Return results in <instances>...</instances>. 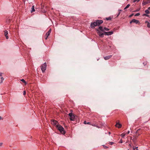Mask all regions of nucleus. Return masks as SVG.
<instances>
[{
	"label": "nucleus",
	"mask_w": 150,
	"mask_h": 150,
	"mask_svg": "<svg viewBox=\"0 0 150 150\" xmlns=\"http://www.w3.org/2000/svg\"><path fill=\"white\" fill-rule=\"evenodd\" d=\"M52 124L54 125H55L57 128L60 132L61 133L64 134L65 132L64 131V128L60 125H59L57 121L56 120H51Z\"/></svg>",
	"instance_id": "obj_1"
},
{
	"label": "nucleus",
	"mask_w": 150,
	"mask_h": 150,
	"mask_svg": "<svg viewBox=\"0 0 150 150\" xmlns=\"http://www.w3.org/2000/svg\"><path fill=\"white\" fill-rule=\"evenodd\" d=\"M103 21L102 20H97L96 22L91 23L90 25L91 27L92 28H94L96 26L99 25L103 23Z\"/></svg>",
	"instance_id": "obj_2"
},
{
	"label": "nucleus",
	"mask_w": 150,
	"mask_h": 150,
	"mask_svg": "<svg viewBox=\"0 0 150 150\" xmlns=\"http://www.w3.org/2000/svg\"><path fill=\"white\" fill-rule=\"evenodd\" d=\"M46 66L47 65L46 63H44L41 66V70L42 72L45 71V70H46Z\"/></svg>",
	"instance_id": "obj_3"
},
{
	"label": "nucleus",
	"mask_w": 150,
	"mask_h": 150,
	"mask_svg": "<svg viewBox=\"0 0 150 150\" xmlns=\"http://www.w3.org/2000/svg\"><path fill=\"white\" fill-rule=\"evenodd\" d=\"M70 117V120L72 121H74V120L75 116L73 115L72 113H69V114Z\"/></svg>",
	"instance_id": "obj_4"
},
{
	"label": "nucleus",
	"mask_w": 150,
	"mask_h": 150,
	"mask_svg": "<svg viewBox=\"0 0 150 150\" xmlns=\"http://www.w3.org/2000/svg\"><path fill=\"white\" fill-rule=\"evenodd\" d=\"M97 30L98 31L97 33L98 35L100 37H103L104 36V33H102L101 31L99 30L98 29H97Z\"/></svg>",
	"instance_id": "obj_5"
},
{
	"label": "nucleus",
	"mask_w": 150,
	"mask_h": 150,
	"mask_svg": "<svg viewBox=\"0 0 150 150\" xmlns=\"http://www.w3.org/2000/svg\"><path fill=\"white\" fill-rule=\"evenodd\" d=\"M132 23H134L136 24H140V22L138 20H136L135 19H132Z\"/></svg>",
	"instance_id": "obj_6"
},
{
	"label": "nucleus",
	"mask_w": 150,
	"mask_h": 150,
	"mask_svg": "<svg viewBox=\"0 0 150 150\" xmlns=\"http://www.w3.org/2000/svg\"><path fill=\"white\" fill-rule=\"evenodd\" d=\"M150 3V0H148L146 1H143L142 4L143 6H144Z\"/></svg>",
	"instance_id": "obj_7"
},
{
	"label": "nucleus",
	"mask_w": 150,
	"mask_h": 150,
	"mask_svg": "<svg viewBox=\"0 0 150 150\" xmlns=\"http://www.w3.org/2000/svg\"><path fill=\"white\" fill-rule=\"evenodd\" d=\"M115 126L118 128H120L121 127L122 125L121 124L116 122V124L115 125Z\"/></svg>",
	"instance_id": "obj_8"
},
{
	"label": "nucleus",
	"mask_w": 150,
	"mask_h": 150,
	"mask_svg": "<svg viewBox=\"0 0 150 150\" xmlns=\"http://www.w3.org/2000/svg\"><path fill=\"white\" fill-rule=\"evenodd\" d=\"M4 35L6 37V39H8V36L7 35L8 34V32L7 31L5 30L4 31Z\"/></svg>",
	"instance_id": "obj_9"
},
{
	"label": "nucleus",
	"mask_w": 150,
	"mask_h": 150,
	"mask_svg": "<svg viewBox=\"0 0 150 150\" xmlns=\"http://www.w3.org/2000/svg\"><path fill=\"white\" fill-rule=\"evenodd\" d=\"M112 56V55H109L106 56L104 57V59L105 60H107L110 59Z\"/></svg>",
	"instance_id": "obj_10"
},
{
	"label": "nucleus",
	"mask_w": 150,
	"mask_h": 150,
	"mask_svg": "<svg viewBox=\"0 0 150 150\" xmlns=\"http://www.w3.org/2000/svg\"><path fill=\"white\" fill-rule=\"evenodd\" d=\"M51 29H50L46 33V35H47V36H49L50 35V33L51 32Z\"/></svg>",
	"instance_id": "obj_11"
},
{
	"label": "nucleus",
	"mask_w": 150,
	"mask_h": 150,
	"mask_svg": "<svg viewBox=\"0 0 150 150\" xmlns=\"http://www.w3.org/2000/svg\"><path fill=\"white\" fill-rule=\"evenodd\" d=\"M146 23H147V27L150 28V21H149V22L148 21H146Z\"/></svg>",
	"instance_id": "obj_12"
},
{
	"label": "nucleus",
	"mask_w": 150,
	"mask_h": 150,
	"mask_svg": "<svg viewBox=\"0 0 150 150\" xmlns=\"http://www.w3.org/2000/svg\"><path fill=\"white\" fill-rule=\"evenodd\" d=\"M99 29H100L102 32L104 31V29L103 28L102 26H100L99 28Z\"/></svg>",
	"instance_id": "obj_13"
},
{
	"label": "nucleus",
	"mask_w": 150,
	"mask_h": 150,
	"mask_svg": "<svg viewBox=\"0 0 150 150\" xmlns=\"http://www.w3.org/2000/svg\"><path fill=\"white\" fill-rule=\"evenodd\" d=\"M35 10L34 9V6H33L32 7V10L31 11V12L35 11Z\"/></svg>",
	"instance_id": "obj_14"
},
{
	"label": "nucleus",
	"mask_w": 150,
	"mask_h": 150,
	"mask_svg": "<svg viewBox=\"0 0 150 150\" xmlns=\"http://www.w3.org/2000/svg\"><path fill=\"white\" fill-rule=\"evenodd\" d=\"M107 33H108L107 34H108V35H111L113 33V32L112 31L107 32Z\"/></svg>",
	"instance_id": "obj_15"
},
{
	"label": "nucleus",
	"mask_w": 150,
	"mask_h": 150,
	"mask_svg": "<svg viewBox=\"0 0 150 150\" xmlns=\"http://www.w3.org/2000/svg\"><path fill=\"white\" fill-rule=\"evenodd\" d=\"M149 10L148 9L145 11V13L147 14H149L150 13V12L149 11Z\"/></svg>",
	"instance_id": "obj_16"
},
{
	"label": "nucleus",
	"mask_w": 150,
	"mask_h": 150,
	"mask_svg": "<svg viewBox=\"0 0 150 150\" xmlns=\"http://www.w3.org/2000/svg\"><path fill=\"white\" fill-rule=\"evenodd\" d=\"M137 148L138 147H133V150H138Z\"/></svg>",
	"instance_id": "obj_17"
},
{
	"label": "nucleus",
	"mask_w": 150,
	"mask_h": 150,
	"mask_svg": "<svg viewBox=\"0 0 150 150\" xmlns=\"http://www.w3.org/2000/svg\"><path fill=\"white\" fill-rule=\"evenodd\" d=\"M130 4H128L126 6V7L124 8V9H125L127 8H128L130 6Z\"/></svg>",
	"instance_id": "obj_18"
},
{
	"label": "nucleus",
	"mask_w": 150,
	"mask_h": 150,
	"mask_svg": "<svg viewBox=\"0 0 150 150\" xmlns=\"http://www.w3.org/2000/svg\"><path fill=\"white\" fill-rule=\"evenodd\" d=\"M125 134L124 133H122L121 134V136L122 137H123L125 135Z\"/></svg>",
	"instance_id": "obj_19"
},
{
	"label": "nucleus",
	"mask_w": 150,
	"mask_h": 150,
	"mask_svg": "<svg viewBox=\"0 0 150 150\" xmlns=\"http://www.w3.org/2000/svg\"><path fill=\"white\" fill-rule=\"evenodd\" d=\"M140 0H133V2H134V3L136 2H138L139 1H140Z\"/></svg>",
	"instance_id": "obj_20"
},
{
	"label": "nucleus",
	"mask_w": 150,
	"mask_h": 150,
	"mask_svg": "<svg viewBox=\"0 0 150 150\" xmlns=\"http://www.w3.org/2000/svg\"><path fill=\"white\" fill-rule=\"evenodd\" d=\"M104 30H106V31H108L109 30V29L106 28L105 27L104 28Z\"/></svg>",
	"instance_id": "obj_21"
},
{
	"label": "nucleus",
	"mask_w": 150,
	"mask_h": 150,
	"mask_svg": "<svg viewBox=\"0 0 150 150\" xmlns=\"http://www.w3.org/2000/svg\"><path fill=\"white\" fill-rule=\"evenodd\" d=\"M1 83H2L3 82V81L4 80V79L3 77H1Z\"/></svg>",
	"instance_id": "obj_22"
},
{
	"label": "nucleus",
	"mask_w": 150,
	"mask_h": 150,
	"mask_svg": "<svg viewBox=\"0 0 150 150\" xmlns=\"http://www.w3.org/2000/svg\"><path fill=\"white\" fill-rule=\"evenodd\" d=\"M21 81H22L23 82L25 83H26V82L23 79H22L21 80Z\"/></svg>",
	"instance_id": "obj_23"
},
{
	"label": "nucleus",
	"mask_w": 150,
	"mask_h": 150,
	"mask_svg": "<svg viewBox=\"0 0 150 150\" xmlns=\"http://www.w3.org/2000/svg\"><path fill=\"white\" fill-rule=\"evenodd\" d=\"M140 15V13H137L134 16H138Z\"/></svg>",
	"instance_id": "obj_24"
},
{
	"label": "nucleus",
	"mask_w": 150,
	"mask_h": 150,
	"mask_svg": "<svg viewBox=\"0 0 150 150\" xmlns=\"http://www.w3.org/2000/svg\"><path fill=\"white\" fill-rule=\"evenodd\" d=\"M143 16H148L149 15H147V14H144L143 15Z\"/></svg>",
	"instance_id": "obj_25"
},
{
	"label": "nucleus",
	"mask_w": 150,
	"mask_h": 150,
	"mask_svg": "<svg viewBox=\"0 0 150 150\" xmlns=\"http://www.w3.org/2000/svg\"><path fill=\"white\" fill-rule=\"evenodd\" d=\"M103 146L104 149H107V148H108V146H105V145H103Z\"/></svg>",
	"instance_id": "obj_26"
},
{
	"label": "nucleus",
	"mask_w": 150,
	"mask_h": 150,
	"mask_svg": "<svg viewBox=\"0 0 150 150\" xmlns=\"http://www.w3.org/2000/svg\"><path fill=\"white\" fill-rule=\"evenodd\" d=\"M111 18H110V17H108V18H106V19L107 20H111Z\"/></svg>",
	"instance_id": "obj_27"
},
{
	"label": "nucleus",
	"mask_w": 150,
	"mask_h": 150,
	"mask_svg": "<svg viewBox=\"0 0 150 150\" xmlns=\"http://www.w3.org/2000/svg\"><path fill=\"white\" fill-rule=\"evenodd\" d=\"M104 32V35L105 34V35H108V34L107 33V32Z\"/></svg>",
	"instance_id": "obj_28"
},
{
	"label": "nucleus",
	"mask_w": 150,
	"mask_h": 150,
	"mask_svg": "<svg viewBox=\"0 0 150 150\" xmlns=\"http://www.w3.org/2000/svg\"><path fill=\"white\" fill-rule=\"evenodd\" d=\"M119 143H122V139H121Z\"/></svg>",
	"instance_id": "obj_29"
},
{
	"label": "nucleus",
	"mask_w": 150,
	"mask_h": 150,
	"mask_svg": "<svg viewBox=\"0 0 150 150\" xmlns=\"http://www.w3.org/2000/svg\"><path fill=\"white\" fill-rule=\"evenodd\" d=\"M114 143L112 142H109V144L111 145H112Z\"/></svg>",
	"instance_id": "obj_30"
},
{
	"label": "nucleus",
	"mask_w": 150,
	"mask_h": 150,
	"mask_svg": "<svg viewBox=\"0 0 150 150\" xmlns=\"http://www.w3.org/2000/svg\"><path fill=\"white\" fill-rule=\"evenodd\" d=\"M23 94L24 95H25V94H26V91H24Z\"/></svg>",
	"instance_id": "obj_31"
},
{
	"label": "nucleus",
	"mask_w": 150,
	"mask_h": 150,
	"mask_svg": "<svg viewBox=\"0 0 150 150\" xmlns=\"http://www.w3.org/2000/svg\"><path fill=\"white\" fill-rule=\"evenodd\" d=\"M87 122H86V121H85L84 122V124H87Z\"/></svg>",
	"instance_id": "obj_32"
},
{
	"label": "nucleus",
	"mask_w": 150,
	"mask_h": 150,
	"mask_svg": "<svg viewBox=\"0 0 150 150\" xmlns=\"http://www.w3.org/2000/svg\"><path fill=\"white\" fill-rule=\"evenodd\" d=\"M3 145V143H0V146H1Z\"/></svg>",
	"instance_id": "obj_33"
},
{
	"label": "nucleus",
	"mask_w": 150,
	"mask_h": 150,
	"mask_svg": "<svg viewBox=\"0 0 150 150\" xmlns=\"http://www.w3.org/2000/svg\"><path fill=\"white\" fill-rule=\"evenodd\" d=\"M3 73H0V76H2Z\"/></svg>",
	"instance_id": "obj_34"
},
{
	"label": "nucleus",
	"mask_w": 150,
	"mask_h": 150,
	"mask_svg": "<svg viewBox=\"0 0 150 150\" xmlns=\"http://www.w3.org/2000/svg\"><path fill=\"white\" fill-rule=\"evenodd\" d=\"M48 36H47V35H46V36H45V39L46 40V39H47V37H48Z\"/></svg>",
	"instance_id": "obj_35"
},
{
	"label": "nucleus",
	"mask_w": 150,
	"mask_h": 150,
	"mask_svg": "<svg viewBox=\"0 0 150 150\" xmlns=\"http://www.w3.org/2000/svg\"><path fill=\"white\" fill-rule=\"evenodd\" d=\"M120 14V12H119L118 14V15H117V16H118Z\"/></svg>",
	"instance_id": "obj_36"
},
{
	"label": "nucleus",
	"mask_w": 150,
	"mask_h": 150,
	"mask_svg": "<svg viewBox=\"0 0 150 150\" xmlns=\"http://www.w3.org/2000/svg\"><path fill=\"white\" fill-rule=\"evenodd\" d=\"M2 119V118L0 116V120Z\"/></svg>",
	"instance_id": "obj_37"
},
{
	"label": "nucleus",
	"mask_w": 150,
	"mask_h": 150,
	"mask_svg": "<svg viewBox=\"0 0 150 150\" xmlns=\"http://www.w3.org/2000/svg\"><path fill=\"white\" fill-rule=\"evenodd\" d=\"M139 10H140V9H139L137 10L136 11H139Z\"/></svg>",
	"instance_id": "obj_38"
},
{
	"label": "nucleus",
	"mask_w": 150,
	"mask_h": 150,
	"mask_svg": "<svg viewBox=\"0 0 150 150\" xmlns=\"http://www.w3.org/2000/svg\"><path fill=\"white\" fill-rule=\"evenodd\" d=\"M148 9L149 10H150V6L149 7Z\"/></svg>",
	"instance_id": "obj_39"
},
{
	"label": "nucleus",
	"mask_w": 150,
	"mask_h": 150,
	"mask_svg": "<svg viewBox=\"0 0 150 150\" xmlns=\"http://www.w3.org/2000/svg\"><path fill=\"white\" fill-rule=\"evenodd\" d=\"M90 122H87V124H90Z\"/></svg>",
	"instance_id": "obj_40"
},
{
	"label": "nucleus",
	"mask_w": 150,
	"mask_h": 150,
	"mask_svg": "<svg viewBox=\"0 0 150 150\" xmlns=\"http://www.w3.org/2000/svg\"><path fill=\"white\" fill-rule=\"evenodd\" d=\"M129 131H128L127 132V134H129Z\"/></svg>",
	"instance_id": "obj_41"
},
{
	"label": "nucleus",
	"mask_w": 150,
	"mask_h": 150,
	"mask_svg": "<svg viewBox=\"0 0 150 150\" xmlns=\"http://www.w3.org/2000/svg\"><path fill=\"white\" fill-rule=\"evenodd\" d=\"M132 16H133V15H134V13H132Z\"/></svg>",
	"instance_id": "obj_42"
},
{
	"label": "nucleus",
	"mask_w": 150,
	"mask_h": 150,
	"mask_svg": "<svg viewBox=\"0 0 150 150\" xmlns=\"http://www.w3.org/2000/svg\"><path fill=\"white\" fill-rule=\"evenodd\" d=\"M129 147H130L131 146V144H129Z\"/></svg>",
	"instance_id": "obj_43"
},
{
	"label": "nucleus",
	"mask_w": 150,
	"mask_h": 150,
	"mask_svg": "<svg viewBox=\"0 0 150 150\" xmlns=\"http://www.w3.org/2000/svg\"><path fill=\"white\" fill-rule=\"evenodd\" d=\"M96 127H98V128H99V127H98V126H96Z\"/></svg>",
	"instance_id": "obj_44"
},
{
	"label": "nucleus",
	"mask_w": 150,
	"mask_h": 150,
	"mask_svg": "<svg viewBox=\"0 0 150 150\" xmlns=\"http://www.w3.org/2000/svg\"><path fill=\"white\" fill-rule=\"evenodd\" d=\"M129 17H131V15H130L129 16Z\"/></svg>",
	"instance_id": "obj_45"
},
{
	"label": "nucleus",
	"mask_w": 150,
	"mask_h": 150,
	"mask_svg": "<svg viewBox=\"0 0 150 150\" xmlns=\"http://www.w3.org/2000/svg\"><path fill=\"white\" fill-rule=\"evenodd\" d=\"M92 125L94 126H96L95 125Z\"/></svg>",
	"instance_id": "obj_46"
},
{
	"label": "nucleus",
	"mask_w": 150,
	"mask_h": 150,
	"mask_svg": "<svg viewBox=\"0 0 150 150\" xmlns=\"http://www.w3.org/2000/svg\"><path fill=\"white\" fill-rule=\"evenodd\" d=\"M130 24H131V21H130Z\"/></svg>",
	"instance_id": "obj_47"
},
{
	"label": "nucleus",
	"mask_w": 150,
	"mask_h": 150,
	"mask_svg": "<svg viewBox=\"0 0 150 150\" xmlns=\"http://www.w3.org/2000/svg\"><path fill=\"white\" fill-rule=\"evenodd\" d=\"M109 134H110V132H109Z\"/></svg>",
	"instance_id": "obj_48"
},
{
	"label": "nucleus",
	"mask_w": 150,
	"mask_h": 150,
	"mask_svg": "<svg viewBox=\"0 0 150 150\" xmlns=\"http://www.w3.org/2000/svg\"><path fill=\"white\" fill-rule=\"evenodd\" d=\"M128 150H129V149H128Z\"/></svg>",
	"instance_id": "obj_49"
}]
</instances>
